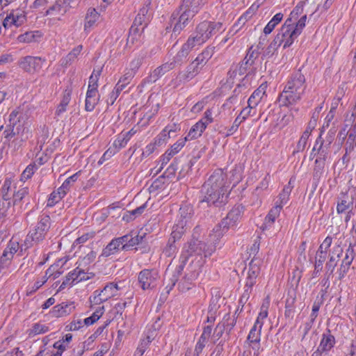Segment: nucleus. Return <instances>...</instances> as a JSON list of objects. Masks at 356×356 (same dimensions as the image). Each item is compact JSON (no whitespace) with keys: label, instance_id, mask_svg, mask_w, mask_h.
Here are the masks:
<instances>
[{"label":"nucleus","instance_id":"20e7f679","mask_svg":"<svg viewBox=\"0 0 356 356\" xmlns=\"http://www.w3.org/2000/svg\"><path fill=\"white\" fill-rule=\"evenodd\" d=\"M206 0H183L179 7L181 13L173 32L179 33L206 3Z\"/></svg>","mask_w":356,"mask_h":356},{"label":"nucleus","instance_id":"7c9ffc66","mask_svg":"<svg viewBox=\"0 0 356 356\" xmlns=\"http://www.w3.org/2000/svg\"><path fill=\"white\" fill-rule=\"evenodd\" d=\"M79 272L80 268H76L73 271L69 273L65 280L63 281L62 284L60 286L59 290H62L67 285H72L80 282V277H79V273H80Z\"/></svg>","mask_w":356,"mask_h":356},{"label":"nucleus","instance_id":"603ef678","mask_svg":"<svg viewBox=\"0 0 356 356\" xmlns=\"http://www.w3.org/2000/svg\"><path fill=\"white\" fill-rule=\"evenodd\" d=\"M22 118V109L20 108H18L16 110H14L11 112L9 116V121L10 124L15 127L17 122L20 121V120Z\"/></svg>","mask_w":356,"mask_h":356},{"label":"nucleus","instance_id":"b1692460","mask_svg":"<svg viewBox=\"0 0 356 356\" xmlns=\"http://www.w3.org/2000/svg\"><path fill=\"white\" fill-rule=\"evenodd\" d=\"M266 92V86L261 85L250 97L248 104L250 108H255Z\"/></svg>","mask_w":356,"mask_h":356},{"label":"nucleus","instance_id":"4468645a","mask_svg":"<svg viewBox=\"0 0 356 356\" xmlns=\"http://www.w3.org/2000/svg\"><path fill=\"white\" fill-rule=\"evenodd\" d=\"M184 145V140H182L181 139L174 143L170 148L162 155L161 158V165L160 168L156 171L155 174H157L163 168V166L166 165L170 160L183 148Z\"/></svg>","mask_w":356,"mask_h":356},{"label":"nucleus","instance_id":"6e6552de","mask_svg":"<svg viewBox=\"0 0 356 356\" xmlns=\"http://www.w3.org/2000/svg\"><path fill=\"white\" fill-rule=\"evenodd\" d=\"M118 290L119 288L117 284L109 283L101 291H95L92 298H90V301L95 305H99L116 296Z\"/></svg>","mask_w":356,"mask_h":356},{"label":"nucleus","instance_id":"e433bc0d","mask_svg":"<svg viewBox=\"0 0 356 356\" xmlns=\"http://www.w3.org/2000/svg\"><path fill=\"white\" fill-rule=\"evenodd\" d=\"M198 270L199 269L195 267L192 275H191L189 277H185L184 280H182L179 283V288L181 291H185L191 289L192 281L197 277L198 275Z\"/></svg>","mask_w":356,"mask_h":356},{"label":"nucleus","instance_id":"ddd939ff","mask_svg":"<svg viewBox=\"0 0 356 356\" xmlns=\"http://www.w3.org/2000/svg\"><path fill=\"white\" fill-rule=\"evenodd\" d=\"M19 248V242L13 238L11 239L7 247L3 250L2 256L0 258V264L3 266L7 265V263L10 262L15 253L17 252Z\"/></svg>","mask_w":356,"mask_h":356},{"label":"nucleus","instance_id":"0e129e2a","mask_svg":"<svg viewBox=\"0 0 356 356\" xmlns=\"http://www.w3.org/2000/svg\"><path fill=\"white\" fill-rule=\"evenodd\" d=\"M302 13H303V3H302V2H300L297 4V6L291 12L290 15L291 17H293L296 20H298L299 16L300 15H302Z\"/></svg>","mask_w":356,"mask_h":356},{"label":"nucleus","instance_id":"9d476101","mask_svg":"<svg viewBox=\"0 0 356 356\" xmlns=\"http://www.w3.org/2000/svg\"><path fill=\"white\" fill-rule=\"evenodd\" d=\"M44 61L41 57L28 56L21 59L19 67L27 72L35 73L42 68Z\"/></svg>","mask_w":356,"mask_h":356},{"label":"nucleus","instance_id":"4c0bfd02","mask_svg":"<svg viewBox=\"0 0 356 356\" xmlns=\"http://www.w3.org/2000/svg\"><path fill=\"white\" fill-rule=\"evenodd\" d=\"M282 209L277 204L270 210L265 219L266 225H271L275 221L276 218L280 216V211Z\"/></svg>","mask_w":356,"mask_h":356},{"label":"nucleus","instance_id":"5fc2aeb1","mask_svg":"<svg viewBox=\"0 0 356 356\" xmlns=\"http://www.w3.org/2000/svg\"><path fill=\"white\" fill-rule=\"evenodd\" d=\"M63 197V196L58 191L52 192L50 194L49 197L47 200V207L54 206Z\"/></svg>","mask_w":356,"mask_h":356},{"label":"nucleus","instance_id":"f3484780","mask_svg":"<svg viewBox=\"0 0 356 356\" xmlns=\"http://www.w3.org/2000/svg\"><path fill=\"white\" fill-rule=\"evenodd\" d=\"M99 17L100 15L95 8H90L85 17L84 31L90 32L96 25Z\"/></svg>","mask_w":356,"mask_h":356},{"label":"nucleus","instance_id":"423d86ee","mask_svg":"<svg viewBox=\"0 0 356 356\" xmlns=\"http://www.w3.org/2000/svg\"><path fill=\"white\" fill-rule=\"evenodd\" d=\"M50 227V218L48 216H40V220L35 227L31 231L25 239V245L29 248L33 245V243H38L43 240L47 232Z\"/></svg>","mask_w":356,"mask_h":356},{"label":"nucleus","instance_id":"052dcab7","mask_svg":"<svg viewBox=\"0 0 356 356\" xmlns=\"http://www.w3.org/2000/svg\"><path fill=\"white\" fill-rule=\"evenodd\" d=\"M29 193V189L27 188H23L19 190L13 195V202L17 204L20 202L22 199Z\"/></svg>","mask_w":356,"mask_h":356},{"label":"nucleus","instance_id":"5701e85b","mask_svg":"<svg viewBox=\"0 0 356 356\" xmlns=\"http://www.w3.org/2000/svg\"><path fill=\"white\" fill-rule=\"evenodd\" d=\"M193 208L191 205L186 204L180 207L179 216L177 221H182L185 225L189 227L191 222L193 216Z\"/></svg>","mask_w":356,"mask_h":356},{"label":"nucleus","instance_id":"2eb2a0df","mask_svg":"<svg viewBox=\"0 0 356 356\" xmlns=\"http://www.w3.org/2000/svg\"><path fill=\"white\" fill-rule=\"evenodd\" d=\"M202 67L193 60L186 68V71L181 72L178 75L181 81H188L193 79L202 70Z\"/></svg>","mask_w":356,"mask_h":356},{"label":"nucleus","instance_id":"f704fd0d","mask_svg":"<svg viewBox=\"0 0 356 356\" xmlns=\"http://www.w3.org/2000/svg\"><path fill=\"white\" fill-rule=\"evenodd\" d=\"M194 47H195V45L193 43V40L188 39L187 42L182 46L181 50L177 53L175 60H174L175 63L177 62H181L183 58H186Z\"/></svg>","mask_w":356,"mask_h":356},{"label":"nucleus","instance_id":"1a4fd4ad","mask_svg":"<svg viewBox=\"0 0 356 356\" xmlns=\"http://www.w3.org/2000/svg\"><path fill=\"white\" fill-rule=\"evenodd\" d=\"M159 273L156 270L145 269L138 275V282L143 290L152 289L157 285Z\"/></svg>","mask_w":356,"mask_h":356},{"label":"nucleus","instance_id":"393cba45","mask_svg":"<svg viewBox=\"0 0 356 356\" xmlns=\"http://www.w3.org/2000/svg\"><path fill=\"white\" fill-rule=\"evenodd\" d=\"M206 128L207 127L205 126V124H204L202 122L198 121L191 128L188 135L181 140H184V143H186L187 140L195 139L202 136V134Z\"/></svg>","mask_w":356,"mask_h":356},{"label":"nucleus","instance_id":"69168bd1","mask_svg":"<svg viewBox=\"0 0 356 356\" xmlns=\"http://www.w3.org/2000/svg\"><path fill=\"white\" fill-rule=\"evenodd\" d=\"M134 76V72L131 70H127L126 69L124 74H123L122 76H121L118 81L124 84L128 85Z\"/></svg>","mask_w":356,"mask_h":356},{"label":"nucleus","instance_id":"c756f323","mask_svg":"<svg viewBox=\"0 0 356 356\" xmlns=\"http://www.w3.org/2000/svg\"><path fill=\"white\" fill-rule=\"evenodd\" d=\"M82 49L83 46L81 44L74 48L65 58L62 59L61 65L65 67L71 65L77 58L78 56L82 51Z\"/></svg>","mask_w":356,"mask_h":356},{"label":"nucleus","instance_id":"e2e57ef3","mask_svg":"<svg viewBox=\"0 0 356 356\" xmlns=\"http://www.w3.org/2000/svg\"><path fill=\"white\" fill-rule=\"evenodd\" d=\"M35 165H29L26 167V168L23 171L21 175V179L22 181H26L31 177V176L34 173Z\"/></svg>","mask_w":356,"mask_h":356},{"label":"nucleus","instance_id":"4d7b16f0","mask_svg":"<svg viewBox=\"0 0 356 356\" xmlns=\"http://www.w3.org/2000/svg\"><path fill=\"white\" fill-rule=\"evenodd\" d=\"M19 42L29 43L35 40V35L33 32H26L17 37Z\"/></svg>","mask_w":356,"mask_h":356},{"label":"nucleus","instance_id":"72a5a7b5","mask_svg":"<svg viewBox=\"0 0 356 356\" xmlns=\"http://www.w3.org/2000/svg\"><path fill=\"white\" fill-rule=\"evenodd\" d=\"M353 204V198L346 194H342L339 198L337 207V210L339 213H341L348 210Z\"/></svg>","mask_w":356,"mask_h":356},{"label":"nucleus","instance_id":"338daca9","mask_svg":"<svg viewBox=\"0 0 356 356\" xmlns=\"http://www.w3.org/2000/svg\"><path fill=\"white\" fill-rule=\"evenodd\" d=\"M142 60L140 58H136L132 60V61L129 64V67L127 68V70H131L134 72V74H136V72L141 65Z\"/></svg>","mask_w":356,"mask_h":356},{"label":"nucleus","instance_id":"bf43d9fd","mask_svg":"<svg viewBox=\"0 0 356 356\" xmlns=\"http://www.w3.org/2000/svg\"><path fill=\"white\" fill-rule=\"evenodd\" d=\"M95 236V232H88L82 236H79L76 241L74 242L73 245L76 246L78 245H81V244L86 243L89 239L92 238Z\"/></svg>","mask_w":356,"mask_h":356},{"label":"nucleus","instance_id":"9b49d317","mask_svg":"<svg viewBox=\"0 0 356 356\" xmlns=\"http://www.w3.org/2000/svg\"><path fill=\"white\" fill-rule=\"evenodd\" d=\"M26 20L25 12L22 10H12L3 22V26L5 29H8L15 26L19 27Z\"/></svg>","mask_w":356,"mask_h":356},{"label":"nucleus","instance_id":"3c124183","mask_svg":"<svg viewBox=\"0 0 356 356\" xmlns=\"http://www.w3.org/2000/svg\"><path fill=\"white\" fill-rule=\"evenodd\" d=\"M168 131L163 130L154 140L153 143L157 146L159 147L167 143L168 140L170 138V136L167 134Z\"/></svg>","mask_w":356,"mask_h":356},{"label":"nucleus","instance_id":"774afa93","mask_svg":"<svg viewBox=\"0 0 356 356\" xmlns=\"http://www.w3.org/2000/svg\"><path fill=\"white\" fill-rule=\"evenodd\" d=\"M200 122H202L205 124L206 127L213 122L211 109H207L205 111L204 117L200 120Z\"/></svg>","mask_w":356,"mask_h":356},{"label":"nucleus","instance_id":"c9c22d12","mask_svg":"<svg viewBox=\"0 0 356 356\" xmlns=\"http://www.w3.org/2000/svg\"><path fill=\"white\" fill-rule=\"evenodd\" d=\"M122 249V245L117 238L112 240L107 246L103 250L102 255L108 257Z\"/></svg>","mask_w":356,"mask_h":356},{"label":"nucleus","instance_id":"09e8293b","mask_svg":"<svg viewBox=\"0 0 356 356\" xmlns=\"http://www.w3.org/2000/svg\"><path fill=\"white\" fill-rule=\"evenodd\" d=\"M312 130L310 128H307L304 133L302 134L301 138H300L298 144H297V149L298 152L303 151L306 147L308 138L311 134Z\"/></svg>","mask_w":356,"mask_h":356},{"label":"nucleus","instance_id":"f257e3e1","mask_svg":"<svg viewBox=\"0 0 356 356\" xmlns=\"http://www.w3.org/2000/svg\"><path fill=\"white\" fill-rule=\"evenodd\" d=\"M222 236L223 232L219 228L213 229V232L209 235L208 244L193 236L184 247L181 256L182 263L191 259V262L195 261V267L200 269L204 263V257L210 256L216 250V244Z\"/></svg>","mask_w":356,"mask_h":356},{"label":"nucleus","instance_id":"864d4df0","mask_svg":"<svg viewBox=\"0 0 356 356\" xmlns=\"http://www.w3.org/2000/svg\"><path fill=\"white\" fill-rule=\"evenodd\" d=\"M280 45L281 44H280L275 39H274L264 51V55L267 57L272 56Z\"/></svg>","mask_w":356,"mask_h":356},{"label":"nucleus","instance_id":"de8ad7c7","mask_svg":"<svg viewBox=\"0 0 356 356\" xmlns=\"http://www.w3.org/2000/svg\"><path fill=\"white\" fill-rule=\"evenodd\" d=\"M102 70H94L89 78V83L88 89L97 90L99 77L101 74Z\"/></svg>","mask_w":356,"mask_h":356},{"label":"nucleus","instance_id":"0eeeda50","mask_svg":"<svg viewBox=\"0 0 356 356\" xmlns=\"http://www.w3.org/2000/svg\"><path fill=\"white\" fill-rule=\"evenodd\" d=\"M243 213V207L241 205H236L232 208V209L228 213L226 218H224L220 224V226L223 227L221 229L220 227H217L214 229L219 228L220 231L223 232V235L229 228H233L236 227L240 220L241 219Z\"/></svg>","mask_w":356,"mask_h":356},{"label":"nucleus","instance_id":"c03bdc74","mask_svg":"<svg viewBox=\"0 0 356 356\" xmlns=\"http://www.w3.org/2000/svg\"><path fill=\"white\" fill-rule=\"evenodd\" d=\"M146 208V204H144L142 206L136 208L130 211H127L123 216V220L127 221L134 220L136 216H140L143 213Z\"/></svg>","mask_w":356,"mask_h":356},{"label":"nucleus","instance_id":"58836bf2","mask_svg":"<svg viewBox=\"0 0 356 356\" xmlns=\"http://www.w3.org/2000/svg\"><path fill=\"white\" fill-rule=\"evenodd\" d=\"M61 260H59L57 263L54 264L50 266L49 268L47 270V275L48 277H51L53 280L58 277L61 274H63V270H61ZM63 263H62V265Z\"/></svg>","mask_w":356,"mask_h":356},{"label":"nucleus","instance_id":"13d9d810","mask_svg":"<svg viewBox=\"0 0 356 356\" xmlns=\"http://www.w3.org/2000/svg\"><path fill=\"white\" fill-rule=\"evenodd\" d=\"M306 20L307 15H304L296 22V25L293 27V29L295 30V33H297L298 35H300L302 29L305 26Z\"/></svg>","mask_w":356,"mask_h":356},{"label":"nucleus","instance_id":"c85d7f7f","mask_svg":"<svg viewBox=\"0 0 356 356\" xmlns=\"http://www.w3.org/2000/svg\"><path fill=\"white\" fill-rule=\"evenodd\" d=\"M269 304H270V301H269L268 298H266L261 307L260 312H259V314L257 316V318L254 325V326L262 329L264 321L268 316V309Z\"/></svg>","mask_w":356,"mask_h":356},{"label":"nucleus","instance_id":"a19ab883","mask_svg":"<svg viewBox=\"0 0 356 356\" xmlns=\"http://www.w3.org/2000/svg\"><path fill=\"white\" fill-rule=\"evenodd\" d=\"M291 193V189L289 186L284 187L281 193L277 197L275 204H277L278 206L282 209L283 205L286 204L289 199Z\"/></svg>","mask_w":356,"mask_h":356},{"label":"nucleus","instance_id":"a211bd4d","mask_svg":"<svg viewBox=\"0 0 356 356\" xmlns=\"http://www.w3.org/2000/svg\"><path fill=\"white\" fill-rule=\"evenodd\" d=\"M175 67V61L167 62L156 68L149 76V82H155L159 78Z\"/></svg>","mask_w":356,"mask_h":356},{"label":"nucleus","instance_id":"f03ea898","mask_svg":"<svg viewBox=\"0 0 356 356\" xmlns=\"http://www.w3.org/2000/svg\"><path fill=\"white\" fill-rule=\"evenodd\" d=\"M228 187L223 172L221 170L215 171L202 186V202L211 205L225 202Z\"/></svg>","mask_w":356,"mask_h":356},{"label":"nucleus","instance_id":"4be33fe9","mask_svg":"<svg viewBox=\"0 0 356 356\" xmlns=\"http://www.w3.org/2000/svg\"><path fill=\"white\" fill-rule=\"evenodd\" d=\"M234 325V319H232L229 316L227 318H224L222 322L217 325L214 330V334L217 338H220L222 336L225 330L228 332H230Z\"/></svg>","mask_w":356,"mask_h":356},{"label":"nucleus","instance_id":"39448f33","mask_svg":"<svg viewBox=\"0 0 356 356\" xmlns=\"http://www.w3.org/2000/svg\"><path fill=\"white\" fill-rule=\"evenodd\" d=\"M222 29V24L220 22L204 21L197 26L195 35L188 39L192 40L195 46L201 45Z\"/></svg>","mask_w":356,"mask_h":356},{"label":"nucleus","instance_id":"680f3d73","mask_svg":"<svg viewBox=\"0 0 356 356\" xmlns=\"http://www.w3.org/2000/svg\"><path fill=\"white\" fill-rule=\"evenodd\" d=\"M158 147L152 142L149 144H148L145 149L143 150V152L141 154V160L144 157H147L150 154H152L157 148Z\"/></svg>","mask_w":356,"mask_h":356},{"label":"nucleus","instance_id":"2f4dec72","mask_svg":"<svg viewBox=\"0 0 356 356\" xmlns=\"http://www.w3.org/2000/svg\"><path fill=\"white\" fill-rule=\"evenodd\" d=\"M213 53L214 47H208L200 54H199L194 60L203 67L207 61L212 57Z\"/></svg>","mask_w":356,"mask_h":356},{"label":"nucleus","instance_id":"6ab92c4d","mask_svg":"<svg viewBox=\"0 0 356 356\" xmlns=\"http://www.w3.org/2000/svg\"><path fill=\"white\" fill-rule=\"evenodd\" d=\"M74 308L73 302H62L54 306L51 311V314L56 318L62 317L72 313Z\"/></svg>","mask_w":356,"mask_h":356},{"label":"nucleus","instance_id":"a18cd8bd","mask_svg":"<svg viewBox=\"0 0 356 356\" xmlns=\"http://www.w3.org/2000/svg\"><path fill=\"white\" fill-rule=\"evenodd\" d=\"M261 331V328L254 325L250 331V333L248 336V340L250 343H259L260 341Z\"/></svg>","mask_w":356,"mask_h":356},{"label":"nucleus","instance_id":"dca6fc26","mask_svg":"<svg viewBox=\"0 0 356 356\" xmlns=\"http://www.w3.org/2000/svg\"><path fill=\"white\" fill-rule=\"evenodd\" d=\"M260 267L259 261L252 260L249 264L248 278L245 284V287L251 288L256 282V278L259 274Z\"/></svg>","mask_w":356,"mask_h":356},{"label":"nucleus","instance_id":"f8f14e48","mask_svg":"<svg viewBox=\"0 0 356 356\" xmlns=\"http://www.w3.org/2000/svg\"><path fill=\"white\" fill-rule=\"evenodd\" d=\"M298 35L295 33L293 29L288 28L286 26H282L279 33L275 39L280 43L283 44V47L286 48L291 46Z\"/></svg>","mask_w":356,"mask_h":356},{"label":"nucleus","instance_id":"412c9836","mask_svg":"<svg viewBox=\"0 0 356 356\" xmlns=\"http://www.w3.org/2000/svg\"><path fill=\"white\" fill-rule=\"evenodd\" d=\"M99 95L97 90L88 89L86 97V110L92 111L97 104Z\"/></svg>","mask_w":356,"mask_h":356},{"label":"nucleus","instance_id":"bb28decb","mask_svg":"<svg viewBox=\"0 0 356 356\" xmlns=\"http://www.w3.org/2000/svg\"><path fill=\"white\" fill-rule=\"evenodd\" d=\"M335 343V339L330 332L323 334V338L321 341L320 345L316 351H328L330 350Z\"/></svg>","mask_w":356,"mask_h":356},{"label":"nucleus","instance_id":"aec40b11","mask_svg":"<svg viewBox=\"0 0 356 356\" xmlns=\"http://www.w3.org/2000/svg\"><path fill=\"white\" fill-rule=\"evenodd\" d=\"M343 253V249L339 245H335L333 248L332 253L330 256V259L326 264V268L330 272H333L335 268L339 258Z\"/></svg>","mask_w":356,"mask_h":356},{"label":"nucleus","instance_id":"7ed1b4c3","mask_svg":"<svg viewBox=\"0 0 356 356\" xmlns=\"http://www.w3.org/2000/svg\"><path fill=\"white\" fill-rule=\"evenodd\" d=\"M306 87L305 76L300 72H296L287 81L280 95V102L283 106L296 104L302 99Z\"/></svg>","mask_w":356,"mask_h":356},{"label":"nucleus","instance_id":"ea45409f","mask_svg":"<svg viewBox=\"0 0 356 356\" xmlns=\"http://www.w3.org/2000/svg\"><path fill=\"white\" fill-rule=\"evenodd\" d=\"M291 193V189L289 186L284 187L281 193L277 197L275 204H277L278 206L282 209L283 205L286 204L289 199Z\"/></svg>","mask_w":356,"mask_h":356},{"label":"nucleus","instance_id":"37998d69","mask_svg":"<svg viewBox=\"0 0 356 356\" xmlns=\"http://www.w3.org/2000/svg\"><path fill=\"white\" fill-rule=\"evenodd\" d=\"M104 307H99L90 317L84 319L83 323L87 326L92 325L100 318L104 314Z\"/></svg>","mask_w":356,"mask_h":356},{"label":"nucleus","instance_id":"79ce46f5","mask_svg":"<svg viewBox=\"0 0 356 356\" xmlns=\"http://www.w3.org/2000/svg\"><path fill=\"white\" fill-rule=\"evenodd\" d=\"M148 12V9L146 7H143L139 10L138 14L136 17L134 19V25L135 26H142L143 24L147 25L148 17L146 16Z\"/></svg>","mask_w":356,"mask_h":356},{"label":"nucleus","instance_id":"8fccbe9b","mask_svg":"<svg viewBox=\"0 0 356 356\" xmlns=\"http://www.w3.org/2000/svg\"><path fill=\"white\" fill-rule=\"evenodd\" d=\"M48 331V327L42 323H35L29 330V335H37Z\"/></svg>","mask_w":356,"mask_h":356},{"label":"nucleus","instance_id":"cd10ccee","mask_svg":"<svg viewBox=\"0 0 356 356\" xmlns=\"http://www.w3.org/2000/svg\"><path fill=\"white\" fill-rule=\"evenodd\" d=\"M212 328L210 326H207L204 327L203 332L197 343V345L195 346V351L197 353V355L198 356L199 354L202 352L203 348H204L206 343H207L211 334Z\"/></svg>","mask_w":356,"mask_h":356},{"label":"nucleus","instance_id":"49530a36","mask_svg":"<svg viewBox=\"0 0 356 356\" xmlns=\"http://www.w3.org/2000/svg\"><path fill=\"white\" fill-rule=\"evenodd\" d=\"M327 258L326 252L322 251H317L316 254V262H315V272L317 273L322 269L323 264Z\"/></svg>","mask_w":356,"mask_h":356},{"label":"nucleus","instance_id":"6e6d98bb","mask_svg":"<svg viewBox=\"0 0 356 356\" xmlns=\"http://www.w3.org/2000/svg\"><path fill=\"white\" fill-rule=\"evenodd\" d=\"M129 140L125 137L123 133L120 134L117 139L113 142V146L116 151L124 147Z\"/></svg>","mask_w":356,"mask_h":356},{"label":"nucleus","instance_id":"a878e982","mask_svg":"<svg viewBox=\"0 0 356 356\" xmlns=\"http://www.w3.org/2000/svg\"><path fill=\"white\" fill-rule=\"evenodd\" d=\"M354 259V250L351 245L346 250L345 257L343 259L340 266V275L343 276L349 269V267Z\"/></svg>","mask_w":356,"mask_h":356},{"label":"nucleus","instance_id":"473e14b6","mask_svg":"<svg viewBox=\"0 0 356 356\" xmlns=\"http://www.w3.org/2000/svg\"><path fill=\"white\" fill-rule=\"evenodd\" d=\"M187 228L188 226L185 225L184 222L176 221L175 224L172 227V231L171 233V238L173 239L174 242L176 240L181 238Z\"/></svg>","mask_w":356,"mask_h":356}]
</instances>
